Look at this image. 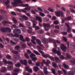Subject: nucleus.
Returning <instances> with one entry per match:
<instances>
[{
	"label": "nucleus",
	"mask_w": 75,
	"mask_h": 75,
	"mask_svg": "<svg viewBox=\"0 0 75 75\" xmlns=\"http://www.w3.org/2000/svg\"><path fill=\"white\" fill-rule=\"evenodd\" d=\"M3 61L5 64H9V65L7 67L8 69V70H12L13 69V65H14V63L12 62L9 61L7 62V60L4 59H3Z\"/></svg>",
	"instance_id": "1"
},
{
	"label": "nucleus",
	"mask_w": 75,
	"mask_h": 75,
	"mask_svg": "<svg viewBox=\"0 0 75 75\" xmlns=\"http://www.w3.org/2000/svg\"><path fill=\"white\" fill-rule=\"evenodd\" d=\"M19 29H14L13 32V33H15L14 35L13 33L9 34V35H11L12 37H19Z\"/></svg>",
	"instance_id": "2"
},
{
	"label": "nucleus",
	"mask_w": 75,
	"mask_h": 75,
	"mask_svg": "<svg viewBox=\"0 0 75 75\" xmlns=\"http://www.w3.org/2000/svg\"><path fill=\"white\" fill-rule=\"evenodd\" d=\"M55 15L57 17H59L62 16V17H64L63 15V12L57 10L55 12Z\"/></svg>",
	"instance_id": "3"
},
{
	"label": "nucleus",
	"mask_w": 75,
	"mask_h": 75,
	"mask_svg": "<svg viewBox=\"0 0 75 75\" xmlns=\"http://www.w3.org/2000/svg\"><path fill=\"white\" fill-rule=\"evenodd\" d=\"M20 62L22 65L24 64L25 65H26V66H27L28 62L27 60L25 59H24L23 61V60H20Z\"/></svg>",
	"instance_id": "4"
},
{
	"label": "nucleus",
	"mask_w": 75,
	"mask_h": 75,
	"mask_svg": "<svg viewBox=\"0 0 75 75\" xmlns=\"http://www.w3.org/2000/svg\"><path fill=\"white\" fill-rule=\"evenodd\" d=\"M36 41L38 43V45L40 46L41 47H42L43 48H45V47L43 45H42L41 44V41L39 39H38L36 40Z\"/></svg>",
	"instance_id": "5"
},
{
	"label": "nucleus",
	"mask_w": 75,
	"mask_h": 75,
	"mask_svg": "<svg viewBox=\"0 0 75 75\" xmlns=\"http://www.w3.org/2000/svg\"><path fill=\"white\" fill-rule=\"evenodd\" d=\"M61 46L60 48L62 49V50H63V51L65 52L66 51L65 50H67V47L64 45V44H61Z\"/></svg>",
	"instance_id": "6"
},
{
	"label": "nucleus",
	"mask_w": 75,
	"mask_h": 75,
	"mask_svg": "<svg viewBox=\"0 0 75 75\" xmlns=\"http://www.w3.org/2000/svg\"><path fill=\"white\" fill-rule=\"evenodd\" d=\"M25 70L26 71H28V72L30 73H32L33 72V71H32V69L31 68H29V67H25Z\"/></svg>",
	"instance_id": "7"
},
{
	"label": "nucleus",
	"mask_w": 75,
	"mask_h": 75,
	"mask_svg": "<svg viewBox=\"0 0 75 75\" xmlns=\"http://www.w3.org/2000/svg\"><path fill=\"white\" fill-rule=\"evenodd\" d=\"M2 23L4 25H6V24H12L13 23L11 22L8 21H4L2 22Z\"/></svg>",
	"instance_id": "8"
},
{
	"label": "nucleus",
	"mask_w": 75,
	"mask_h": 75,
	"mask_svg": "<svg viewBox=\"0 0 75 75\" xmlns=\"http://www.w3.org/2000/svg\"><path fill=\"white\" fill-rule=\"evenodd\" d=\"M43 26L45 27V28H46V27H47L48 28H50L51 27V26H50V25L49 23L47 24L45 23H44L42 24Z\"/></svg>",
	"instance_id": "9"
},
{
	"label": "nucleus",
	"mask_w": 75,
	"mask_h": 75,
	"mask_svg": "<svg viewBox=\"0 0 75 75\" xmlns=\"http://www.w3.org/2000/svg\"><path fill=\"white\" fill-rule=\"evenodd\" d=\"M36 18L38 21L40 22V23H42V19L41 17L36 16Z\"/></svg>",
	"instance_id": "10"
},
{
	"label": "nucleus",
	"mask_w": 75,
	"mask_h": 75,
	"mask_svg": "<svg viewBox=\"0 0 75 75\" xmlns=\"http://www.w3.org/2000/svg\"><path fill=\"white\" fill-rule=\"evenodd\" d=\"M38 51L39 52H40V54H42V57H44V58H45V57H46V56H47V54H45L41 50H39Z\"/></svg>",
	"instance_id": "11"
},
{
	"label": "nucleus",
	"mask_w": 75,
	"mask_h": 75,
	"mask_svg": "<svg viewBox=\"0 0 75 75\" xmlns=\"http://www.w3.org/2000/svg\"><path fill=\"white\" fill-rule=\"evenodd\" d=\"M19 39L20 40H22V41H24V42H25V41H26L24 39V37L21 34L20 35Z\"/></svg>",
	"instance_id": "12"
},
{
	"label": "nucleus",
	"mask_w": 75,
	"mask_h": 75,
	"mask_svg": "<svg viewBox=\"0 0 75 75\" xmlns=\"http://www.w3.org/2000/svg\"><path fill=\"white\" fill-rule=\"evenodd\" d=\"M71 19H72V17H71V16H69L68 17L64 18H63V20H64V21H67V20L71 21Z\"/></svg>",
	"instance_id": "13"
},
{
	"label": "nucleus",
	"mask_w": 75,
	"mask_h": 75,
	"mask_svg": "<svg viewBox=\"0 0 75 75\" xmlns=\"http://www.w3.org/2000/svg\"><path fill=\"white\" fill-rule=\"evenodd\" d=\"M55 61L57 62V63H59L61 62V60L59 57H56L55 58Z\"/></svg>",
	"instance_id": "14"
},
{
	"label": "nucleus",
	"mask_w": 75,
	"mask_h": 75,
	"mask_svg": "<svg viewBox=\"0 0 75 75\" xmlns=\"http://www.w3.org/2000/svg\"><path fill=\"white\" fill-rule=\"evenodd\" d=\"M65 25L67 26L68 28L67 32H70L71 28H70V26H69V25L67 23H66Z\"/></svg>",
	"instance_id": "15"
},
{
	"label": "nucleus",
	"mask_w": 75,
	"mask_h": 75,
	"mask_svg": "<svg viewBox=\"0 0 75 75\" xmlns=\"http://www.w3.org/2000/svg\"><path fill=\"white\" fill-rule=\"evenodd\" d=\"M45 58H50V59H51L52 61H54V58L50 56V55L48 54H47Z\"/></svg>",
	"instance_id": "16"
},
{
	"label": "nucleus",
	"mask_w": 75,
	"mask_h": 75,
	"mask_svg": "<svg viewBox=\"0 0 75 75\" xmlns=\"http://www.w3.org/2000/svg\"><path fill=\"white\" fill-rule=\"evenodd\" d=\"M28 6H29V5L28 4H19V7H28Z\"/></svg>",
	"instance_id": "17"
},
{
	"label": "nucleus",
	"mask_w": 75,
	"mask_h": 75,
	"mask_svg": "<svg viewBox=\"0 0 75 75\" xmlns=\"http://www.w3.org/2000/svg\"><path fill=\"white\" fill-rule=\"evenodd\" d=\"M6 70V68L5 67H2V69L0 70L1 72H5Z\"/></svg>",
	"instance_id": "18"
},
{
	"label": "nucleus",
	"mask_w": 75,
	"mask_h": 75,
	"mask_svg": "<svg viewBox=\"0 0 75 75\" xmlns=\"http://www.w3.org/2000/svg\"><path fill=\"white\" fill-rule=\"evenodd\" d=\"M5 30H6V32H7V31H8V33H10L11 32V29H10L9 27L6 28Z\"/></svg>",
	"instance_id": "19"
},
{
	"label": "nucleus",
	"mask_w": 75,
	"mask_h": 75,
	"mask_svg": "<svg viewBox=\"0 0 75 75\" xmlns=\"http://www.w3.org/2000/svg\"><path fill=\"white\" fill-rule=\"evenodd\" d=\"M33 69L35 72H37L39 70V68L37 66H35L33 67Z\"/></svg>",
	"instance_id": "20"
},
{
	"label": "nucleus",
	"mask_w": 75,
	"mask_h": 75,
	"mask_svg": "<svg viewBox=\"0 0 75 75\" xmlns=\"http://www.w3.org/2000/svg\"><path fill=\"white\" fill-rule=\"evenodd\" d=\"M1 31L2 33H5L6 32V28L2 27L1 28Z\"/></svg>",
	"instance_id": "21"
},
{
	"label": "nucleus",
	"mask_w": 75,
	"mask_h": 75,
	"mask_svg": "<svg viewBox=\"0 0 75 75\" xmlns=\"http://www.w3.org/2000/svg\"><path fill=\"white\" fill-rule=\"evenodd\" d=\"M66 58H68V59H71V57L70 55V54L69 53H66Z\"/></svg>",
	"instance_id": "22"
},
{
	"label": "nucleus",
	"mask_w": 75,
	"mask_h": 75,
	"mask_svg": "<svg viewBox=\"0 0 75 75\" xmlns=\"http://www.w3.org/2000/svg\"><path fill=\"white\" fill-rule=\"evenodd\" d=\"M21 17H22V18H23L25 19V20H28V17L26 16H21Z\"/></svg>",
	"instance_id": "23"
},
{
	"label": "nucleus",
	"mask_w": 75,
	"mask_h": 75,
	"mask_svg": "<svg viewBox=\"0 0 75 75\" xmlns=\"http://www.w3.org/2000/svg\"><path fill=\"white\" fill-rule=\"evenodd\" d=\"M42 41L45 44H47L48 43V40H47L45 39H42Z\"/></svg>",
	"instance_id": "24"
},
{
	"label": "nucleus",
	"mask_w": 75,
	"mask_h": 75,
	"mask_svg": "<svg viewBox=\"0 0 75 75\" xmlns=\"http://www.w3.org/2000/svg\"><path fill=\"white\" fill-rule=\"evenodd\" d=\"M13 58L16 60H17L19 58V56L18 55H15L13 56Z\"/></svg>",
	"instance_id": "25"
},
{
	"label": "nucleus",
	"mask_w": 75,
	"mask_h": 75,
	"mask_svg": "<svg viewBox=\"0 0 75 75\" xmlns=\"http://www.w3.org/2000/svg\"><path fill=\"white\" fill-rule=\"evenodd\" d=\"M52 65L54 67H55V68H58V65L55 62H53L52 63Z\"/></svg>",
	"instance_id": "26"
},
{
	"label": "nucleus",
	"mask_w": 75,
	"mask_h": 75,
	"mask_svg": "<svg viewBox=\"0 0 75 75\" xmlns=\"http://www.w3.org/2000/svg\"><path fill=\"white\" fill-rule=\"evenodd\" d=\"M24 55L25 57V58H27V59H29V58H30V57H29V56H28V53H25L24 54Z\"/></svg>",
	"instance_id": "27"
},
{
	"label": "nucleus",
	"mask_w": 75,
	"mask_h": 75,
	"mask_svg": "<svg viewBox=\"0 0 75 75\" xmlns=\"http://www.w3.org/2000/svg\"><path fill=\"white\" fill-rule=\"evenodd\" d=\"M12 19L14 23H15V24H17V20L16 18H12Z\"/></svg>",
	"instance_id": "28"
},
{
	"label": "nucleus",
	"mask_w": 75,
	"mask_h": 75,
	"mask_svg": "<svg viewBox=\"0 0 75 75\" xmlns=\"http://www.w3.org/2000/svg\"><path fill=\"white\" fill-rule=\"evenodd\" d=\"M63 66L66 69H68L69 68V66L68 65H66L65 63L63 64Z\"/></svg>",
	"instance_id": "29"
},
{
	"label": "nucleus",
	"mask_w": 75,
	"mask_h": 75,
	"mask_svg": "<svg viewBox=\"0 0 75 75\" xmlns=\"http://www.w3.org/2000/svg\"><path fill=\"white\" fill-rule=\"evenodd\" d=\"M70 62L73 65L75 64V59H73L72 60H71Z\"/></svg>",
	"instance_id": "30"
},
{
	"label": "nucleus",
	"mask_w": 75,
	"mask_h": 75,
	"mask_svg": "<svg viewBox=\"0 0 75 75\" xmlns=\"http://www.w3.org/2000/svg\"><path fill=\"white\" fill-rule=\"evenodd\" d=\"M39 14L42 17H44L45 16V14L41 12H39Z\"/></svg>",
	"instance_id": "31"
},
{
	"label": "nucleus",
	"mask_w": 75,
	"mask_h": 75,
	"mask_svg": "<svg viewBox=\"0 0 75 75\" xmlns=\"http://www.w3.org/2000/svg\"><path fill=\"white\" fill-rule=\"evenodd\" d=\"M52 51L53 53H54V54H57V51H58V50H57V49L55 48H54L53 49Z\"/></svg>",
	"instance_id": "32"
},
{
	"label": "nucleus",
	"mask_w": 75,
	"mask_h": 75,
	"mask_svg": "<svg viewBox=\"0 0 75 75\" xmlns=\"http://www.w3.org/2000/svg\"><path fill=\"white\" fill-rule=\"evenodd\" d=\"M67 74L68 75H74V73L71 71H69Z\"/></svg>",
	"instance_id": "33"
},
{
	"label": "nucleus",
	"mask_w": 75,
	"mask_h": 75,
	"mask_svg": "<svg viewBox=\"0 0 75 75\" xmlns=\"http://www.w3.org/2000/svg\"><path fill=\"white\" fill-rule=\"evenodd\" d=\"M38 34H41L44 33V31L42 30H40L38 32Z\"/></svg>",
	"instance_id": "34"
},
{
	"label": "nucleus",
	"mask_w": 75,
	"mask_h": 75,
	"mask_svg": "<svg viewBox=\"0 0 75 75\" xmlns=\"http://www.w3.org/2000/svg\"><path fill=\"white\" fill-rule=\"evenodd\" d=\"M52 72V73H53L54 75H55V74H56V71L55 70V69H51Z\"/></svg>",
	"instance_id": "35"
},
{
	"label": "nucleus",
	"mask_w": 75,
	"mask_h": 75,
	"mask_svg": "<svg viewBox=\"0 0 75 75\" xmlns=\"http://www.w3.org/2000/svg\"><path fill=\"white\" fill-rule=\"evenodd\" d=\"M22 30L23 32L24 33L26 30V27L24 26V27H23V28H22Z\"/></svg>",
	"instance_id": "36"
},
{
	"label": "nucleus",
	"mask_w": 75,
	"mask_h": 75,
	"mask_svg": "<svg viewBox=\"0 0 75 75\" xmlns=\"http://www.w3.org/2000/svg\"><path fill=\"white\" fill-rule=\"evenodd\" d=\"M49 64H51V62L49 60H47L46 63L47 66H48L49 65Z\"/></svg>",
	"instance_id": "37"
},
{
	"label": "nucleus",
	"mask_w": 75,
	"mask_h": 75,
	"mask_svg": "<svg viewBox=\"0 0 75 75\" xmlns=\"http://www.w3.org/2000/svg\"><path fill=\"white\" fill-rule=\"evenodd\" d=\"M33 52L35 53V54H36L37 55H40V54L38 52L35 51V50H33Z\"/></svg>",
	"instance_id": "38"
},
{
	"label": "nucleus",
	"mask_w": 75,
	"mask_h": 75,
	"mask_svg": "<svg viewBox=\"0 0 75 75\" xmlns=\"http://www.w3.org/2000/svg\"><path fill=\"white\" fill-rule=\"evenodd\" d=\"M31 9V7L30 6L27 7L25 8V10H27V11H29Z\"/></svg>",
	"instance_id": "39"
},
{
	"label": "nucleus",
	"mask_w": 75,
	"mask_h": 75,
	"mask_svg": "<svg viewBox=\"0 0 75 75\" xmlns=\"http://www.w3.org/2000/svg\"><path fill=\"white\" fill-rule=\"evenodd\" d=\"M12 52L13 54H17L18 53V51L15 50H13Z\"/></svg>",
	"instance_id": "40"
},
{
	"label": "nucleus",
	"mask_w": 75,
	"mask_h": 75,
	"mask_svg": "<svg viewBox=\"0 0 75 75\" xmlns=\"http://www.w3.org/2000/svg\"><path fill=\"white\" fill-rule=\"evenodd\" d=\"M10 42L13 45H16V43L13 42V41H12V40H10Z\"/></svg>",
	"instance_id": "41"
},
{
	"label": "nucleus",
	"mask_w": 75,
	"mask_h": 75,
	"mask_svg": "<svg viewBox=\"0 0 75 75\" xmlns=\"http://www.w3.org/2000/svg\"><path fill=\"white\" fill-rule=\"evenodd\" d=\"M59 58H60L61 59H62V60H63V59H65V57H64V56L63 55H61L60 56Z\"/></svg>",
	"instance_id": "42"
},
{
	"label": "nucleus",
	"mask_w": 75,
	"mask_h": 75,
	"mask_svg": "<svg viewBox=\"0 0 75 75\" xmlns=\"http://www.w3.org/2000/svg\"><path fill=\"white\" fill-rule=\"evenodd\" d=\"M54 24H55V25H57L59 24V22H58V21H54Z\"/></svg>",
	"instance_id": "43"
},
{
	"label": "nucleus",
	"mask_w": 75,
	"mask_h": 75,
	"mask_svg": "<svg viewBox=\"0 0 75 75\" xmlns=\"http://www.w3.org/2000/svg\"><path fill=\"white\" fill-rule=\"evenodd\" d=\"M28 64L30 65L33 64V63L32 62V60H31L30 59H29V60L28 61Z\"/></svg>",
	"instance_id": "44"
},
{
	"label": "nucleus",
	"mask_w": 75,
	"mask_h": 75,
	"mask_svg": "<svg viewBox=\"0 0 75 75\" xmlns=\"http://www.w3.org/2000/svg\"><path fill=\"white\" fill-rule=\"evenodd\" d=\"M22 11V12H23V13H27V11H25V10H21L20 9H19V12H21Z\"/></svg>",
	"instance_id": "45"
},
{
	"label": "nucleus",
	"mask_w": 75,
	"mask_h": 75,
	"mask_svg": "<svg viewBox=\"0 0 75 75\" xmlns=\"http://www.w3.org/2000/svg\"><path fill=\"white\" fill-rule=\"evenodd\" d=\"M48 10L50 11H51V12H53L54 10L52 8H48Z\"/></svg>",
	"instance_id": "46"
},
{
	"label": "nucleus",
	"mask_w": 75,
	"mask_h": 75,
	"mask_svg": "<svg viewBox=\"0 0 75 75\" xmlns=\"http://www.w3.org/2000/svg\"><path fill=\"white\" fill-rule=\"evenodd\" d=\"M36 22L35 21H33V28H35L36 26V25L35 24Z\"/></svg>",
	"instance_id": "47"
},
{
	"label": "nucleus",
	"mask_w": 75,
	"mask_h": 75,
	"mask_svg": "<svg viewBox=\"0 0 75 75\" xmlns=\"http://www.w3.org/2000/svg\"><path fill=\"white\" fill-rule=\"evenodd\" d=\"M35 54H33V53H32V54H30V58H33L34 57H35Z\"/></svg>",
	"instance_id": "48"
},
{
	"label": "nucleus",
	"mask_w": 75,
	"mask_h": 75,
	"mask_svg": "<svg viewBox=\"0 0 75 75\" xmlns=\"http://www.w3.org/2000/svg\"><path fill=\"white\" fill-rule=\"evenodd\" d=\"M35 64L37 67H40V62H36L35 63Z\"/></svg>",
	"instance_id": "49"
},
{
	"label": "nucleus",
	"mask_w": 75,
	"mask_h": 75,
	"mask_svg": "<svg viewBox=\"0 0 75 75\" xmlns=\"http://www.w3.org/2000/svg\"><path fill=\"white\" fill-rule=\"evenodd\" d=\"M32 59L33 61H34L35 62L37 59L36 57H34L32 58Z\"/></svg>",
	"instance_id": "50"
},
{
	"label": "nucleus",
	"mask_w": 75,
	"mask_h": 75,
	"mask_svg": "<svg viewBox=\"0 0 75 75\" xmlns=\"http://www.w3.org/2000/svg\"><path fill=\"white\" fill-rule=\"evenodd\" d=\"M18 27L15 24H13L11 26V28H18Z\"/></svg>",
	"instance_id": "51"
},
{
	"label": "nucleus",
	"mask_w": 75,
	"mask_h": 75,
	"mask_svg": "<svg viewBox=\"0 0 75 75\" xmlns=\"http://www.w3.org/2000/svg\"><path fill=\"white\" fill-rule=\"evenodd\" d=\"M13 71L14 72H18V71H19V69L18 68L15 69H14L13 70Z\"/></svg>",
	"instance_id": "52"
},
{
	"label": "nucleus",
	"mask_w": 75,
	"mask_h": 75,
	"mask_svg": "<svg viewBox=\"0 0 75 75\" xmlns=\"http://www.w3.org/2000/svg\"><path fill=\"white\" fill-rule=\"evenodd\" d=\"M56 54H57L58 55H60L61 54V52L58 50H57V51Z\"/></svg>",
	"instance_id": "53"
},
{
	"label": "nucleus",
	"mask_w": 75,
	"mask_h": 75,
	"mask_svg": "<svg viewBox=\"0 0 75 75\" xmlns=\"http://www.w3.org/2000/svg\"><path fill=\"white\" fill-rule=\"evenodd\" d=\"M53 44H54V46L55 48H57V43L55 42L54 41L53 42Z\"/></svg>",
	"instance_id": "54"
},
{
	"label": "nucleus",
	"mask_w": 75,
	"mask_h": 75,
	"mask_svg": "<svg viewBox=\"0 0 75 75\" xmlns=\"http://www.w3.org/2000/svg\"><path fill=\"white\" fill-rule=\"evenodd\" d=\"M21 47L22 48H25L26 47V45L25 44H23L21 45Z\"/></svg>",
	"instance_id": "55"
},
{
	"label": "nucleus",
	"mask_w": 75,
	"mask_h": 75,
	"mask_svg": "<svg viewBox=\"0 0 75 75\" xmlns=\"http://www.w3.org/2000/svg\"><path fill=\"white\" fill-rule=\"evenodd\" d=\"M44 72L45 75H47V74H48L49 73V72H48L47 70L44 71Z\"/></svg>",
	"instance_id": "56"
},
{
	"label": "nucleus",
	"mask_w": 75,
	"mask_h": 75,
	"mask_svg": "<svg viewBox=\"0 0 75 75\" xmlns=\"http://www.w3.org/2000/svg\"><path fill=\"white\" fill-rule=\"evenodd\" d=\"M49 20L50 19L46 18H45L44 19V21L45 22H48V21H49Z\"/></svg>",
	"instance_id": "57"
},
{
	"label": "nucleus",
	"mask_w": 75,
	"mask_h": 75,
	"mask_svg": "<svg viewBox=\"0 0 75 75\" xmlns=\"http://www.w3.org/2000/svg\"><path fill=\"white\" fill-rule=\"evenodd\" d=\"M54 33H59V30L57 29H55L54 30Z\"/></svg>",
	"instance_id": "58"
},
{
	"label": "nucleus",
	"mask_w": 75,
	"mask_h": 75,
	"mask_svg": "<svg viewBox=\"0 0 75 75\" xmlns=\"http://www.w3.org/2000/svg\"><path fill=\"white\" fill-rule=\"evenodd\" d=\"M15 48L16 50H19V46L17 45L15 47Z\"/></svg>",
	"instance_id": "59"
},
{
	"label": "nucleus",
	"mask_w": 75,
	"mask_h": 75,
	"mask_svg": "<svg viewBox=\"0 0 75 75\" xmlns=\"http://www.w3.org/2000/svg\"><path fill=\"white\" fill-rule=\"evenodd\" d=\"M57 73L59 75H61V74H62V72L60 70H58L57 71Z\"/></svg>",
	"instance_id": "60"
},
{
	"label": "nucleus",
	"mask_w": 75,
	"mask_h": 75,
	"mask_svg": "<svg viewBox=\"0 0 75 75\" xmlns=\"http://www.w3.org/2000/svg\"><path fill=\"white\" fill-rule=\"evenodd\" d=\"M19 26L20 27H23L24 26V25L21 23H20L19 25Z\"/></svg>",
	"instance_id": "61"
},
{
	"label": "nucleus",
	"mask_w": 75,
	"mask_h": 75,
	"mask_svg": "<svg viewBox=\"0 0 75 75\" xmlns=\"http://www.w3.org/2000/svg\"><path fill=\"white\" fill-rule=\"evenodd\" d=\"M31 12L32 13H33V14H36V13H35V12L34 10H31Z\"/></svg>",
	"instance_id": "62"
},
{
	"label": "nucleus",
	"mask_w": 75,
	"mask_h": 75,
	"mask_svg": "<svg viewBox=\"0 0 75 75\" xmlns=\"http://www.w3.org/2000/svg\"><path fill=\"white\" fill-rule=\"evenodd\" d=\"M35 40H31V41L33 44H36V42H35Z\"/></svg>",
	"instance_id": "63"
},
{
	"label": "nucleus",
	"mask_w": 75,
	"mask_h": 75,
	"mask_svg": "<svg viewBox=\"0 0 75 75\" xmlns=\"http://www.w3.org/2000/svg\"><path fill=\"white\" fill-rule=\"evenodd\" d=\"M70 11L71 12V13H75V11L73 9H71Z\"/></svg>",
	"instance_id": "64"
}]
</instances>
